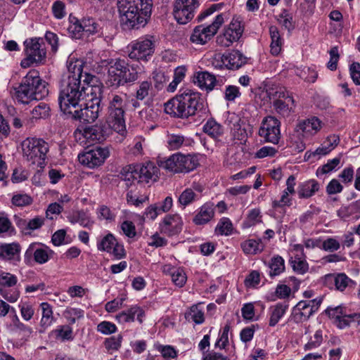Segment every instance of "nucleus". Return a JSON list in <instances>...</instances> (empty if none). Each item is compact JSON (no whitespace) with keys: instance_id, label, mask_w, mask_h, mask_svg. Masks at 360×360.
I'll return each instance as SVG.
<instances>
[{"instance_id":"nucleus-1","label":"nucleus","mask_w":360,"mask_h":360,"mask_svg":"<svg viewBox=\"0 0 360 360\" xmlns=\"http://www.w3.org/2000/svg\"><path fill=\"white\" fill-rule=\"evenodd\" d=\"M68 69L58 96L60 110L81 122H94L101 110V88L90 84L94 77L87 73L83 75L81 65L72 68L71 64Z\"/></svg>"},{"instance_id":"nucleus-2","label":"nucleus","mask_w":360,"mask_h":360,"mask_svg":"<svg viewBox=\"0 0 360 360\" xmlns=\"http://www.w3.org/2000/svg\"><path fill=\"white\" fill-rule=\"evenodd\" d=\"M165 112L171 116L188 119L197 116L205 120L209 116L208 105L201 94L190 89H180L178 94L165 104Z\"/></svg>"},{"instance_id":"nucleus-3","label":"nucleus","mask_w":360,"mask_h":360,"mask_svg":"<svg viewBox=\"0 0 360 360\" xmlns=\"http://www.w3.org/2000/svg\"><path fill=\"white\" fill-rule=\"evenodd\" d=\"M153 0H117L121 25L124 30L144 27L150 19Z\"/></svg>"},{"instance_id":"nucleus-4","label":"nucleus","mask_w":360,"mask_h":360,"mask_svg":"<svg viewBox=\"0 0 360 360\" xmlns=\"http://www.w3.org/2000/svg\"><path fill=\"white\" fill-rule=\"evenodd\" d=\"M99 66L108 70V82L112 86H124L134 82L139 78V71L134 65L129 66L124 58H108L101 60Z\"/></svg>"},{"instance_id":"nucleus-5","label":"nucleus","mask_w":360,"mask_h":360,"mask_svg":"<svg viewBox=\"0 0 360 360\" xmlns=\"http://www.w3.org/2000/svg\"><path fill=\"white\" fill-rule=\"evenodd\" d=\"M15 89L17 101L23 104L41 100L49 94L47 83L41 79L39 72L34 70H30Z\"/></svg>"},{"instance_id":"nucleus-6","label":"nucleus","mask_w":360,"mask_h":360,"mask_svg":"<svg viewBox=\"0 0 360 360\" xmlns=\"http://www.w3.org/2000/svg\"><path fill=\"white\" fill-rule=\"evenodd\" d=\"M106 123L118 134H122L125 131L124 99L122 96L117 94L110 95Z\"/></svg>"},{"instance_id":"nucleus-7","label":"nucleus","mask_w":360,"mask_h":360,"mask_svg":"<svg viewBox=\"0 0 360 360\" xmlns=\"http://www.w3.org/2000/svg\"><path fill=\"white\" fill-rule=\"evenodd\" d=\"M21 147L26 161L43 167L49 151V144L44 139L28 137L22 142Z\"/></svg>"},{"instance_id":"nucleus-8","label":"nucleus","mask_w":360,"mask_h":360,"mask_svg":"<svg viewBox=\"0 0 360 360\" xmlns=\"http://www.w3.org/2000/svg\"><path fill=\"white\" fill-rule=\"evenodd\" d=\"M24 46L25 58L21 60V67L27 68L34 65H39L45 63L46 49L43 38L27 39L24 41Z\"/></svg>"},{"instance_id":"nucleus-9","label":"nucleus","mask_w":360,"mask_h":360,"mask_svg":"<svg viewBox=\"0 0 360 360\" xmlns=\"http://www.w3.org/2000/svg\"><path fill=\"white\" fill-rule=\"evenodd\" d=\"M199 165L196 155L176 153L161 162L160 166L173 173H188Z\"/></svg>"},{"instance_id":"nucleus-10","label":"nucleus","mask_w":360,"mask_h":360,"mask_svg":"<svg viewBox=\"0 0 360 360\" xmlns=\"http://www.w3.org/2000/svg\"><path fill=\"white\" fill-rule=\"evenodd\" d=\"M323 302V297H319L310 300L300 301L292 309L290 321L296 323L307 321L316 312Z\"/></svg>"},{"instance_id":"nucleus-11","label":"nucleus","mask_w":360,"mask_h":360,"mask_svg":"<svg viewBox=\"0 0 360 360\" xmlns=\"http://www.w3.org/2000/svg\"><path fill=\"white\" fill-rule=\"evenodd\" d=\"M224 22V15L222 13L217 15L211 24L207 25H200L195 27L190 37V40L197 44H206L217 34Z\"/></svg>"},{"instance_id":"nucleus-12","label":"nucleus","mask_w":360,"mask_h":360,"mask_svg":"<svg viewBox=\"0 0 360 360\" xmlns=\"http://www.w3.org/2000/svg\"><path fill=\"white\" fill-rule=\"evenodd\" d=\"M281 122L274 116H267L262 122L259 135L266 142L278 144L281 139Z\"/></svg>"},{"instance_id":"nucleus-13","label":"nucleus","mask_w":360,"mask_h":360,"mask_svg":"<svg viewBox=\"0 0 360 360\" xmlns=\"http://www.w3.org/2000/svg\"><path fill=\"white\" fill-rule=\"evenodd\" d=\"M54 252L48 246L40 243H31L24 255V260L26 264H30L32 260L39 264H44L52 258Z\"/></svg>"},{"instance_id":"nucleus-14","label":"nucleus","mask_w":360,"mask_h":360,"mask_svg":"<svg viewBox=\"0 0 360 360\" xmlns=\"http://www.w3.org/2000/svg\"><path fill=\"white\" fill-rule=\"evenodd\" d=\"M199 5V0H176L173 9L174 18L179 24H186L193 18Z\"/></svg>"},{"instance_id":"nucleus-15","label":"nucleus","mask_w":360,"mask_h":360,"mask_svg":"<svg viewBox=\"0 0 360 360\" xmlns=\"http://www.w3.org/2000/svg\"><path fill=\"white\" fill-rule=\"evenodd\" d=\"M110 152L107 147L100 146L89 150L78 155L79 162L88 168L94 169L103 165L109 156Z\"/></svg>"},{"instance_id":"nucleus-16","label":"nucleus","mask_w":360,"mask_h":360,"mask_svg":"<svg viewBox=\"0 0 360 360\" xmlns=\"http://www.w3.org/2000/svg\"><path fill=\"white\" fill-rule=\"evenodd\" d=\"M243 33L241 21L233 18L229 25L224 27L221 34L217 37V44L223 47H229L233 42L237 41Z\"/></svg>"},{"instance_id":"nucleus-17","label":"nucleus","mask_w":360,"mask_h":360,"mask_svg":"<svg viewBox=\"0 0 360 360\" xmlns=\"http://www.w3.org/2000/svg\"><path fill=\"white\" fill-rule=\"evenodd\" d=\"M155 51L154 41L148 38H140L131 45L129 57L136 60L148 61Z\"/></svg>"},{"instance_id":"nucleus-18","label":"nucleus","mask_w":360,"mask_h":360,"mask_svg":"<svg viewBox=\"0 0 360 360\" xmlns=\"http://www.w3.org/2000/svg\"><path fill=\"white\" fill-rule=\"evenodd\" d=\"M183 221L179 214H168L165 217L160 224L162 233L172 236L179 233L182 230Z\"/></svg>"},{"instance_id":"nucleus-19","label":"nucleus","mask_w":360,"mask_h":360,"mask_svg":"<svg viewBox=\"0 0 360 360\" xmlns=\"http://www.w3.org/2000/svg\"><path fill=\"white\" fill-rule=\"evenodd\" d=\"M139 183L156 181L158 178L159 168L151 162L136 165Z\"/></svg>"},{"instance_id":"nucleus-20","label":"nucleus","mask_w":360,"mask_h":360,"mask_svg":"<svg viewBox=\"0 0 360 360\" xmlns=\"http://www.w3.org/2000/svg\"><path fill=\"white\" fill-rule=\"evenodd\" d=\"M295 101L291 94L281 99L273 101V107L276 112L283 117H288L295 112Z\"/></svg>"},{"instance_id":"nucleus-21","label":"nucleus","mask_w":360,"mask_h":360,"mask_svg":"<svg viewBox=\"0 0 360 360\" xmlns=\"http://www.w3.org/2000/svg\"><path fill=\"white\" fill-rule=\"evenodd\" d=\"M21 247L18 243L0 244V259L12 261L16 264L20 261Z\"/></svg>"},{"instance_id":"nucleus-22","label":"nucleus","mask_w":360,"mask_h":360,"mask_svg":"<svg viewBox=\"0 0 360 360\" xmlns=\"http://www.w3.org/2000/svg\"><path fill=\"white\" fill-rule=\"evenodd\" d=\"M194 83L201 89L210 91L214 89L217 79L215 76L207 71L198 72L194 76Z\"/></svg>"},{"instance_id":"nucleus-23","label":"nucleus","mask_w":360,"mask_h":360,"mask_svg":"<svg viewBox=\"0 0 360 360\" xmlns=\"http://www.w3.org/2000/svg\"><path fill=\"white\" fill-rule=\"evenodd\" d=\"M231 134L234 140L245 142L248 139V133L245 124L238 117L232 116L229 120Z\"/></svg>"},{"instance_id":"nucleus-24","label":"nucleus","mask_w":360,"mask_h":360,"mask_svg":"<svg viewBox=\"0 0 360 360\" xmlns=\"http://www.w3.org/2000/svg\"><path fill=\"white\" fill-rule=\"evenodd\" d=\"M224 60L226 68L229 70H238L247 63V58L238 50L224 53Z\"/></svg>"},{"instance_id":"nucleus-25","label":"nucleus","mask_w":360,"mask_h":360,"mask_svg":"<svg viewBox=\"0 0 360 360\" xmlns=\"http://www.w3.org/2000/svg\"><path fill=\"white\" fill-rule=\"evenodd\" d=\"M110 129H112L110 128ZM110 127L101 125H94L86 128L84 135L87 139L92 141L102 142L109 134Z\"/></svg>"},{"instance_id":"nucleus-26","label":"nucleus","mask_w":360,"mask_h":360,"mask_svg":"<svg viewBox=\"0 0 360 360\" xmlns=\"http://www.w3.org/2000/svg\"><path fill=\"white\" fill-rule=\"evenodd\" d=\"M319 190V184L315 179H310L301 183L298 186L297 193L300 198H309Z\"/></svg>"},{"instance_id":"nucleus-27","label":"nucleus","mask_w":360,"mask_h":360,"mask_svg":"<svg viewBox=\"0 0 360 360\" xmlns=\"http://www.w3.org/2000/svg\"><path fill=\"white\" fill-rule=\"evenodd\" d=\"M321 121L317 117H313L300 121L296 127V130L304 134H313L316 133L321 129Z\"/></svg>"},{"instance_id":"nucleus-28","label":"nucleus","mask_w":360,"mask_h":360,"mask_svg":"<svg viewBox=\"0 0 360 360\" xmlns=\"http://www.w3.org/2000/svg\"><path fill=\"white\" fill-rule=\"evenodd\" d=\"M214 214V205L205 203L200 207L199 212L193 218V222L197 225L205 224L212 219Z\"/></svg>"},{"instance_id":"nucleus-29","label":"nucleus","mask_w":360,"mask_h":360,"mask_svg":"<svg viewBox=\"0 0 360 360\" xmlns=\"http://www.w3.org/2000/svg\"><path fill=\"white\" fill-rule=\"evenodd\" d=\"M326 280L327 281L333 282L335 289L342 292L344 291L347 287L352 286L354 284V282L344 273L327 275Z\"/></svg>"},{"instance_id":"nucleus-30","label":"nucleus","mask_w":360,"mask_h":360,"mask_svg":"<svg viewBox=\"0 0 360 360\" xmlns=\"http://www.w3.org/2000/svg\"><path fill=\"white\" fill-rule=\"evenodd\" d=\"M202 131L214 140L219 139L224 134L223 127L213 118L207 121L202 127Z\"/></svg>"},{"instance_id":"nucleus-31","label":"nucleus","mask_w":360,"mask_h":360,"mask_svg":"<svg viewBox=\"0 0 360 360\" xmlns=\"http://www.w3.org/2000/svg\"><path fill=\"white\" fill-rule=\"evenodd\" d=\"M243 252L246 255H257L264 250V245L262 239H248L240 244Z\"/></svg>"},{"instance_id":"nucleus-32","label":"nucleus","mask_w":360,"mask_h":360,"mask_svg":"<svg viewBox=\"0 0 360 360\" xmlns=\"http://www.w3.org/2000/svg\"><path fill=\"white\" fill-rule=\"evenodd\" d=\"M288 309V304L286 303H277L276 305L270 307L269 325L271 327L275 326L285 314Z\"/></svg>"},{"instance_id":"nucleus-33","label":"nucleus","mask_w":360,"mask_h":360,"mask_svg":"<svg viewBox=\"0 0 360 360\" xmlns=\"http://www.w3.org/2000/svg\"><path fill=\"white\" fill-rule=\"evenodd\" d=\"M269 34L271 39L270 45L271 53L274 56H277L281 51L283 43L278 29L276 26H271L269 27Z\"/></svg>"},{"instance_id":"nucleus-34","label":"nucleus","mask_w":360,"mask_h":360,"mask_svg":"<svg viewBox=\"0 0 360 360\" xmlns=\"http://www.w3.org/2000/svg\"><path fill=\"white\" fill-rule=\"evenodd\" d=\"M188 140L181 134H171L167 135V143L169 150H175L181 147L188 146Z\"/></svg>"},{"instance_id":"nucleus-35","label":"nucleus","mask_w":360,"mask_h":360,"mask_svg":"<svg viewBox=\"0 0 360 360\" xmlns=\"http://www.w3.org/2000/svg\"><path fill=\"white\" fill-rule=\"evenodd\" d=\"M270 269L269 275L271 277L280 275L285 270L284 259L280 257H274L268 264Z\"/></svg>"},{"instance_id":"nucleus-36","label":"nucleus","mask_w":360,"mask_h":360,"mask_svg":"<svg viewBox=\"0 0 360 360\" xmlns=\"http://www.w3.org/2000/svg\"><path fill=\"white\" fill-rule=\"evenodd\" d=\"M185 319L188 321H193L196 324H201L205 321L204 312L202 309H199L198 305H193L186 312Z\"/></svg>"},{"instance_id":"nucleus-37","label":"nucleus","mask_w":360,"mask_h":360,"mask_svg":"<svg viewBox=\"0 0 360 360\" xmlns=\"http://www.w3.org/2000/svg\"><path fill=\"white\" fill-rule=\"evenodd\" d=\"M266 94L271 100L281 99L290 93L286 91L284 86L277 84H271L266 88Z\"/></svg>"},{"instance_id":"nucleus-38","label":"nucleus","mask_w":360,"mask_h":360,"mask_svg":"<svg viewBox=\"0 0 360 360\" xmlns=\"http://www.w3.org/2000/svg\"><path fill=\"white\" fill-rule=\"evenodd\" d=\"M117 244V240L112 233H108L97 243V248L100 251L110 252L112 248Z\"/></svg>"},{"instance_id":"nucleus-39","label":"nucleus","mask_w":360,"mask_h":360,"mask_svg":"<svg viewBox=\"0 0 360 360\" xmlns=\"http://www.w3.org/2000/svg\"><path fill=\"white\" fill-rule=\"evenodd\" d=\"M70 25L68 30L72 38L80 39L83 32V27L76 18L70 16Z\"/></svg>"},{"instance_id":"nucleus-40","label":"nucleus","mask_w":360,"mask_h":360,"mask_svg":"<svg viewBox=\"0 0 360 360\" xmlns=\"http://www.w3.org/2000/svg\"><path fill=\"white\" fill-rule=\"evenodd\" d=\"M69 220L72 224L79 223L82 226L89 228L92 226L93 222L90 221L86 213L83 211H79L73 214L69 217Z\"/></svg>"},{"instance_id":"nucleus-41","label":"nucleus","mask_w":360,"mask_h":360,"mask_svg":"<svg viewBox=\"0 0 360 360\" xmlns=\"http://www.w3.org/2000/svg\"><path fill=\"white\" fill-rule=\"evenodd\" d=\"M151 89H152L151 82L148 81V80L143 81L141 83H139V87L136 89L134 96L137 99L143 101L145 98H146L148 96L149 92Z\"/></svg>"},{"instance_id":"nucleus-42","label":"nucleus","mask_w":360,"mask_h":360,"mask_svg":"<svg viewBox=\"0 0 360 360\" xmlns=\"http://www.w3.org/2000/svg\"><path fill=\"white\" fill-rule=\"evenodd\" d=\"M172 282L178 287H183L187 280V276L181 268L172 269Z\"/></svg>"},{"instance_id":"nucleus-43","label":"nucleus","mask_w":360,"mask_h":360,"mask_svg":"<svg viewBox=\"0 0 360 360\" xmlns=\"http://www.w3.org/2000/svg\"><path fill=\"white\" fill-rule=\"evenodd\" d=\"M50 108L49 105L44 102L39 103L32 110L33 118L41 119L46 118L49 115Z\"/></svg>"},{"instance_id":"nucleus-44","label":"nucleus","mask_w":360,"mask_h":360,"mask_svg":"<svg viewBox=\"0 0 360 360\" xmlns=\"http://www.w3.org/2000/svg\"><path fill=\"white\" fill-rule=\"evenodd\" d=\"M233 230V225L231 221L228 218H222L218 223L215 232L217 234L228 236L231 233Z\"/></svg>"},{"instance_id":"nucleus-45","label":"nucleus","mask_w":360,"mask_h":360,"mask_svg":"<svg viewBox=\"0 0 360 360\" xmlns=\"http://www.w3.org/2000/svg\"><path fill=\"white\" fill-rule=\"evenodd\" d=\"M122 178L124 181H134L136 180L138 181V173L136 165H127L122 168L121 171Z\"/></svg>"},{"instance_id":"nucleus-46","label":"nucleus","mask_w":360,"mask_h":360,"mask_svg":"<svg viewBox=\"0 0 360 360\" xmlns=\"http://www.w3.org/2000/svg\"><path fill=\"white\" fill-rule=\"evenodd\" d=\"M340 163V158L337 157L332 160H330L323 165L321 168H319L316 171V175L319 176L320 174H327L334 170Z\"/></svg>"},{"instance_id":"nucleus-47","label":"nucleus","mask_w":360,"mask_h":360,"mask_svg":"<svg viewBox=\"0 0 360 360\" xmlns=\"http://www.w3.org/2000/svg\"><path fill=\"white\" fill-rule=\"evenodd\" d=\"M44 223V218L37 216L34 218L30 219L28 222L25 220H20L18 225H26V229L29 230H36L42 226Z\"/></svg>"},{"instance_id":"nucleus-48","label":"nucleus","mask_w":360,"mask_h":360,"mask_svg":"<svg viewBox=\"0 0 360 360\" xmlns=\"http://www.w3.org/2000/svg\"><path fill=\"white\" fill-rule=\"evenodd\" d=\"M18 282L17 277L8 272H1L0 274V285L4 287H13Z\"/></svg>"},{"instance_id":"nucleus-49","label":"nucleus","mask_w":360,"mask_h":360,"mask_svg":"<svg viewBox=\"0 0 360 360\" xmlns=\"http://www.w3.org/2000/svg\"><path fill=\"white\" fill-rule=\"evenodd\" d=\"M122 341V335L120 334L117 336H112L107 338L104 342V345L108 351L118 350L121 347Z\"/></svg>"},{"instance_id":"nucleus-50","label":"nucleus","mask_w":360,"mask_h":360,"mask_svg":"<svg viewBox=\"0 0 360 360\" xmlns=\"http://www.w3.org/2000/svg\"><path fill=\"white\" fill-rule=\"evenodd\" d=\"M32 202V198L27 194H16L12 198V203L18 207H23L30 205Z\"/></svg>"},{"instance_id":"nucleus-51","label":"nucleus","mask_w":360,"mask_h":360,"mask_svg":"<svg viewBox=\"0 0 360 360\" xmlns=\"http://www.w3.org/2000/svg\"><path fill=\"white\" fill-rule=\"evenodd\" d=\"M195 193L191 188H186L179 197V202L183 206H186L194 201Z\"/></svg>"},{"instance_id":"nucleus-52","label":"nucleus","mask_w":360,"mask_h":360,"mask_svg":"<svg viewBox=\"0 0 360 360\" xmlns=\"http://www.w3.org/2000/svg\"><path fill=\"white\" fill-rule=\"evenodd\" d=\"M230 330V326L226 324L223 328V331L220 334L219 339L215 342L214 347L216 348L224 349L229 342V332Z\"/></svg>"},{"instance_id":"nucleus-53","label":"nucleus","mask_w":360,"mask_h":360,"mask_svg":"<svg viewBox=\"0 0 360 360\" xmlns=\"http://www.w3.org/2000/svg\"><path fill=\"white\" fill-rule=\"evenodd\" d=\"M82 24L84 32L93 34L96 33L98 30V25L92 18L84 19Z\"/></svg>"},{"instance_id":"nucleus-54","label":"nucleus","mask_w":360,"mask_h":360,"mask_svg":"<svg viewBox=\"0 0 360 360\" xmlns=\"http://www.w3.org/2000/svg\"><path fill=\"white\" fill-rule=\"evenodd\" d=\"M292 266L295 271L300 274H304L309 269L307 262L301 258L295 257V259L292 261Z\"/></svg>"},{"instance_id":"nucleus-55","label":"nucleus","mask_w":360,"mask_h":360,"mask_svg":"<svg viewBox=\"0 0 360 360\" xmlns=\"http://www.w3.org/2000/svg\"><path fill=\"white\" fill-rule=\"evenodd\" d=\"M97 330L103 334L110 335L116 332L117 326L111 322L104 321L98 325Z\"/></svg>"},{"instance_id":"nucleus-56","label":"nucleus","mask_w":360,"mask_h":360,"mask_svg":"<svg viewBox=\"0 0 360 360\" xmlns=\"http://www.w3.org/2000/svg\"><path fill=\"white\" fill-rule=\"evenodd\" d=\"M240 96L239 88L234 85H229L226 86L224 92V98L228 101H233Z\"/></svg>"},{"instance_id":"nucleus-57","label":"nucleus","mask_w":360,"mask_h":360,"mask_svg":"<svg viewBox=\"0 0 360 360\" xmlns=\"http://www.w3.org/2000/svg\"><path fill=\"white\" fill-rule=\"evenodd\" d=\"M157 349L161 353L162 356L165 359L175 358L177 352L175 349L170 345H158Z\"/></svg>"},{"instance_id":"nucleus-58","label":"nucleus","mask_w":360,"mask_h":360,"mask_svg":"<svg viewBox=\"0 0 360 360\" xmlns=\"http://www.w3.org/2000/svg\"><path fill=\"white\" fill-rule=\"evenodd\" d=\"M329 54L330 58L327 64V67L330 70H335L337 69L338 62L340 58L338 47L334 46L331 48L329 51Z\"/></svg>"},{"instance_id":"nucleus-59","label":"nucleus","mask_w":360,"mask_h":360,"mask_svg":"<svg viewBox=\"0 0 360 360\" xmlns=\"http://www.w3.org/2000/svg\"><path fill=\"white\" fill-rule=\"evenodd\" d=\"M340 248V243L333 238H329L325 240L322 243V248L328 252H334Z\"/></svg>"},{"instance_id":"nucleus-60","label":"nucleus","mask_w":360,"mask_h":360,"mask_svg":"<svg viewBox=\"0 0 360 360\" xmlns=\"http://www.w3.org/2000/svg\"><path fill=\"white\" fill-rule=\"evenodd\" d=\"M342 189L343 186L339 181L335 179H332L326 186V192L328 195H334L341 193Z\"/></svg>"},{"instance_id":"nucleus-61","label":"nucleus","mask_w":360,"mask_h":360,"mask_svg":"<svg viewBox=\"0 0 360 360\" xmlns=\"http://www.w3.org/2000/svg\"><path fill=\"white\" fill-rule=\"evenodd\" d=\"M351 77L356 85H360V64L354 62L349 67Z\"/></svg>"},{"instance_id":"nucleus-62","label":"nucleus","mask_w":360,"mask_h":360,"mask_svg":"<svg viewBox=\"0 0 360 360\" xmlns=\"http://www.w3.org/2000/svg\"><path fill=\"white\" fill-rule=\"evenodd\" d=\"M52 11L53 15L58 18L61 19L65 15V4L62 1H57L53 3L52 6Z\"/></svg>"},{"instance_id":"nucleus-63","label":"nucleus","mask_w":360,"mask_h":360,"mask_svg":"<svg viewBox=\"0 0 360 360\" xmlns=\"http://www.w3.org/2000/svg\"><path fill=\"white\" fill-rule=\"evenodd\" d=\"M121 229L129 238H134L136 234L135 226L130 221H124L121 225Z\"/></svg>"},{"instance_id":"nucleus-64","label":"nucleus","mask_w":360,"mask_h":360,"mask_svg":"<svg viewBox=\"0 0 360 360\" xmlns=\"http://www.w3.org/2000/svg\"><path fill=\"white\" fill-rule=\"evenodd\" d=\"M212 66L217 70H221L226 68V61L224 60V54H214L210 60Z\"/></svg>"}]
</instances>
